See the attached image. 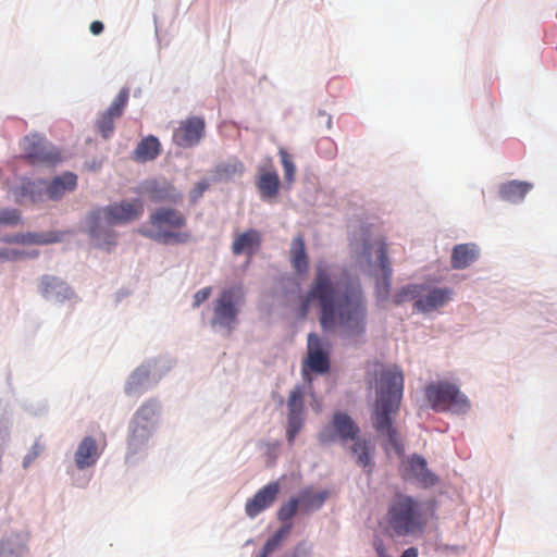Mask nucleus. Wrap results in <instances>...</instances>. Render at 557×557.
<instances>
[{"label": "nucleus", "mask_w": 557, "mask_h": 557, "mask_svg": "<svg viewBox=\"0 0 557 557\" xmlns=\"http://www.w3.org/2000/svg\"><path fill=\"white\" fill-rule=\"evenodd\" d=\"M319 305L323 332L335 333L345 346L359 347L367 342L368 299L358 280L342 273L336 263L318 260L307 302Z\"/></svg>", "instance_id": "f257e3e1"}, {"label": "nucleus", "mask_w": 557, "mask_h": 557, "mask_svg": "<svg viewBox=\"0 0 557 557\" xmlns=\"http://www.w3.org/2000/svg\"><path fill=\"white\" fill-rule=\"evenodd\" d=\"M375 399L371 406V424L377 436L384 441L386 450L394 449L404 454V446L395 418L399 411L404 395V374L396 364H381L374 377Z\"/></svg>", "instance_id": "f03ea898"}, {"label": "nucleus", "mask_w": 557, "mask_h": 557, "mask_svg": "<svg viewBox=\"0 0 557 557\" xmlns=\"http://www.w3.org/2000/svg\"><path fill=\"white\" fill-rule=\"evenodd\" d=\"M307 367L311 372L324 374L330 370V357L323 348L320 337L315 333H310L307 338V358L304 361L302 374L306 384H298L289 392L287 407L286 440L288 445H294L295 438L302 430L306 422V395L311 389V380L305 371Z\"/></svg>", "instance_id": "7ed1b4c3"}, {"label": "nucleus", "mask_w": 557, "mask_h": 557, "mask_svg": "<svg viewBox=\"0 0 557 557\" xmlns=\"http://www.w3.org/2000/svg\"><path fill=\"white\" fill-rule=\"evenodd\" d=\"M160 404L156 399L145 401L127 424L125 462L134 465L143 460L153 445L159 425Z\"/></svg>", "instance_id": "20e7f679"}, {"label": "nucleus", "mask_w": 557, "mask_h": 557, "mask_svg": "<svg viewBox=\"0 0 557 557\" xmlns=\"http://www.w3.org/2000/svg\"><path fill=\"white\" fill-rule=\"evenodd\" d=\"M429 517L425 505L409 495H397L387 507L385 530L392 537L417 539L424 533Z\"/></svg>", "instance_id": "39448f33"}, {"label": "nucleus", "mask_w": 557, "mask_h": 557, "mask_svg": "<svg viewBox=\"0 0 557 557\" xmlns=\"http://www.w3.org/2000/svg\"><path fill=\"white\" fill-rule=\"evenodd\" d=\"M9 183V197L17 203L39 202L46 199L58 200L65 191L73 190L77 185V176H53L51 182L42 177L32 181L28 176H15Z\"/></svg>", "instance_id": "423d86ee"}, {"label": "nucleus", "mask_w": 557, "mask_h": 557, "mask_svg": "<svg viewBox=\"0 0 557 557\" xmlns=\"http://www.w3.org/2000/svg\"><path fill=\"white\" fill-rule=\"evenodd\" d=\"M375 247L377 267L381 270V276L376 277L375 297L377 301H386L391 296L392 274L393 270L387 256L384 243L372 242L369 233L362 231L358 236H354L350 242L351 253L358 265L363 269L372 267V255Z\"/></svg>", "instance_id": "0eeeda50"}, {"label": "nucleus", "mask_w": 557, "mask_h": 557, "mask_svg": "<svg viewBox=\"0 0 557 557\" xmlns=\"http://www.w3.org/2000/svg\"><path fill=\"white\" fill-rule=\"evenodd\" d=\"M246 304L242 285L223 288L211 302L209 325L213 333L230 337L239 324V315Z\"/></svg>", "instance_id": "6e6552de"}, {"label": "nucleus", "mask_w": 557, "mask_h": 557, "mask_svg": "<svg viewBox=\"0 0 557 557\" xmlns=\"http://www.w3.org/2000/svg\"><path fill=\"white\" fill-rule=\"evenodd\" d=\"M454 289L448 286H433L429 282L409 283L396 289L392 301L396 306L412 301V311L429 314L445 307L454 298Z\"/></svg>", "instance_id": "1a4fd4ad"}, {"label": "nucleus", "mask_w": 557, "mask_h": 557, "mask_svg": "<svg viewBox=\"0 0 557 557\" xmlns=\"http://www.w3.org/2000/svg\"><path fill=\"white\" fill-rule=\"evenodd\" d=\"M425 398L435 412L466 416L471 410L469 397L457 384L446 380L426 385Z\"/></svg>", "instance_id": "9d476101"}, {"label": "nucleus", "mask_w": 557, "mask_h": 557, "mask_svg": "<svg viewBox=\"0 0 557 557\" xmlns=\"http://www.w3.org/2000/svg\"><path fill=\"white\" fill-rule=\"evenodd\" d=\"M153 230L139 228L143 236L163 245L183 244L189 238L187 233L173 232L168 228H182L186 225L185 216L177 210L166 207L156 209L149 216Z\"/></svg>", "instance_id": "9b49d317"}, {"label": "nucleus", "mask_w": 557, "mask_h": 557, "mask_svg": "<svg viewBox=\"0 0 557 557\" xmlns=\"http://www.w3.org/2000/svg\"><path fill=\"white\" fill-rule=\"evenodd\" d=\"M116 226L102 206L92 208L82 222V232L91 244L102 250L111 251L117 245L119 234Z\"/></svg>", "instance_id": "f8f14e48"}, {"label": "nucleus", "mask_w": 557, "mask_h": 557, "mask_svg": "<svg viewBox=\"0 0 557 557\" xmlns=\"http://www.w3.org/2000/svg\"><path fill=\"white\" fill-rule=\"evenodd\" d=\"M171 368V361L163 357L146 360L128 375L124 386L125 394L143 395L156 386Z\"/></svg>", "instance_id": "ddd939ff"}, {"label": "nucleus", "mask_w": 557, "mask_h": 557, "mask_svg": "<svg viewBox=\"0 0 557 557\" xmlns=\"http://www.w3.org/2000/svg\"><path fill=\"white\" fill-rule=\"evenodd\" d=\"M360 434V426L348 413L336 411L331 422L324 425L318 433V441L322 445H330L336 442L346 445L348 442L357 440Z\"/></svg>", "instance_id": "4468645a"}, {"label": "nucleus", "mask_w": 557, "mask_h": 557, "mask_svg": "<svg viewBox=\"0 0 557 557\" xmlns=\"http://www.w3.org/2000/svg\"><path fill=\"white\" fill-rule=\"evenodd\" d=\"M23 150L25 157L33 164L53 166L63 160L61 150L38 134H32L24 138Z\"/></svg>", "instance_id": "2eb2a0df"}, {"label": "nucleus", "mask_w": 557, "mask_h": 557, "mask_svg": "<svg viewBox=\"0 0 557 557\" xmlns=\"http://www.w3.org/2000/svg\"><path fill=\"white\" fill-rule=\"evenodd\" d=\"M38 294L48 302L62 305L66 301H77L73 288L61 277L44 274L38 277Z\"/></svg>", "instance_id": "dca6fc26"}, {"label": "nucleus", "mask_w": 557, "mask_h": 557, "mask_svg": "<svg viewBox=\"0 0 557 557\" xmlns=\"http://www.w3.org/2000/svg\"><path fill=\"white\" fill-rule=\"evenodd\" d=\"M400 471L405 480L418 483L423 487H432L438 480L428 468L425 458L418 454H413L403 461Z\"/></svg>", "instance_id": "f3484780"}, {"label": "nucleus", "mask_w": 557, "mask_h": 557, "mask_svg": "<svg viewBox=\"0 0 557 557\" xmlns=\"http://www.w3.org/2000/svg\"><path fill=\"white\" fill-rule=\"evenodd\" d=\"M138 193L154 202L180 203L183 195L165 180L149 178L143 182Z\"/></svg>", "instance_id": "a211bd4d"}, {"label": "nucleus", "mask_w": 557, "mask_h": 557, "mask_svg": "<svg viewBox=\"0 0 557 557\" xmlns=\"http://www.w3.org/2000/svg\"><path fill=\"white\" fill-rule=\"evenodd\" d=\"M203 117L190 116L180 122L173 133V143L178 147L190 148L198 145L205 135Z\"/></svg>", "instance_id": "6ab92c4d"}, {"label": "nucleus", "mask_w": 557, "mask_h": 557, "mask_svg": "<svg viewBox=\"0 0 557 557\" xmlns=\"http://www.w3.org/2000/svg\"><path fill=\"white\" fill-rule=\"evenodd\" d=\"M102 207L116 226L127 225L138 220L144 213V202L139 198L115 201Z\"/></svg>", "instance_id": "aec40b11"}, {"label": "nucleus", "mask_w": 557, "mask_h": 557, "mask_svg": "<svg viewBox=\"0 0 557 557\" xmlns=\"http://www.w3.org/2000/svg\"><path fill=\"white\" fill-rule=\"evenodd\" d=\"M103 448H101L97 440L87 435L84 436L77 444L73 454L75 469L78 471H86L94 468L99 461Z\"/></svg>", "instance_id": "412c9836"}, {"label": "nucleus", "mask_w": 557, "mask_h": 557, "mask_svg": "<svg viewBox=\"0 0 557 557\" xmlns=\"http://www.w3.org/2000/svg\"><path fill=\"white\" fill-rule=\"evenodd\" d=\"M129 91L123 88L113 99L110 107L97 120V129L101 136L107 139L114 131V121L122 116L124 109L128 102Z\"/></svg>", "instance_id": "4be33fe9"}, {"label": "nucleus", "mask_w": 557, "mask_h": 557, "mask_svg": "<svg viewBox=\"0 0 557 557\" xmlns=\"http://www.w3.org/2000/svg\"><path fill=\"white\" fill-rule=\"evenodd\" d=\"M281 491L277 481H273L261 487L245 504V513L248 518L255 519L261 512L270 508L276 500Z\"/></svg>", "instance_id": "5701e85b"}, {"label": "nucleus", "mask_w": 557, "mask_h": 557, "mask_svg": "<svg viewBox=\"0 0 557 557\" xmlns=\"http://www.w3.org/2000/svg\"><path fill=\"white\" fill-rule=\"evenodd\" d=\"M28 536L12 532L0 540V557H24L28 553Z\"/></svg>", "instance_id": "b1692460"}, {"label": "nucleus", "mask_w": 557, "mask_h": 557, "mask_svg": "<svg viewBox=\"0 0 557 557\" xmlns=\"http://www.w3.org/2000/svg\"><path fill=\"white\" fill-rule=\"evenodd\" d=\"M480 248L474 243L458 244L453 248L450 263L455 270H463L478 260Z\"/></svg>", "instance_id": "393cba45"}, {"label": "nucleus", "mask_w": 557, "mask_h": 557, "mask_svg": "<svg viewBox=\"0 0 557 557\" xmlns=\"http://www.w3.org/2000/svg\"><path fill=\"white\" fill-rule=\"evenodd\" d=\"M261 242V233L258 230L249 228L234 238L232 252L235 256L243 253L252 256L260 248Z\"/></svg>", "instance_id": "a878e982"}, {"label": "nucleus", "mask_w": 557, "mask_h": 557, "mask_svg": "<svg viewBox=\"0 0 557 557\" xmlns=\"http://www.w3.org/2000/svg\"><path fill=\"white\" fill-rule=\"evenodd\" d=\"M350 442L352 443L350 446V453L355 458V462L359 467L363 468L368 473H371L374 468V447L361 435L358 436L357 440H352Z\"/></svg>", "instance_id": "bb28decb"}, {"label": "nucleus", "mask_w": 557, "mask_h": 557, "mask_svg": "<svg viewBox=\"0 0 557 557\" xmlns=\"http://www.w3.org/2000/svg\"><path fill=\"white\" fill-rule=\"evenodd\" d=\"M12 409L9 400L0 399V472H2V459L11 441Z\"/></svg>", "instance_id": "cd10ccee"}, {"label": "nucleus", "mask_w": 557, "mask_h": 557, "mask_svg": "<svg viewBox=\"0 0 557 557\" xmlns=\"http://www.w3.org/2000/svg\"><path fill=\"white\" fill-rule=\"evenodd\" d=\"M64 235L61 231L26 232L16 234L15 240L21 245H49L62 242Z\"/></svg>", "instance_id": "c85d7f7f"}, {"label": "nucleus", "mask_w": 557, "mask_h": 557, "mask_svg": "<svg viewBox=\"0 0 557 557\" xmlns=\"http://www.w3.org/2000/svg\"><path fill=\"white\" fill-rule=\"evenodd\" d=\"M327 497V491L314 492L311 487H305L298 493L297 499H299L300 510L304 513H310L320 510Z\"/></svg>", "instance_id": "c756f323"}, {"label": "nucleus", "mask_w": 557, "mask_h": 557, "mask_svg": "<svg viewBox=\"0 0 557 557\" xmlns=\"http://www.w3.org/2000/svg\"><path fill=\"white\" fill-rule=\"evenodd\" d=\"M161 152V144L159 139L149 135L143 138L135 150L133 151V159L139 162H147L154 160Z\"/></svg>", "instance_id": "7c9ffc66"}, {"label": "nucleus", "mask_w": 557, "mask_h": 557, "mask_svg": "<svg viewBox=\"0 0 557 557\" xmlns=\"http://www.w3.org/2000/svg\"><path fill=\"white\" fill-rule=\"evenodd\" d=\"M289 256L294 270L299 274L307 273L309 262L302 235L299 234L293 238L289 247Z\"/></svg>", "instance_id": "2f4dec72"}, {"label": "nucleus", "mask_w": 557, "mask_h": 557, "mask_svg": "<svg viewBox=\"0 0 557 557\" xmlns=\"http://www.w3.org/2000/svg\"><path fill=\"white\" fill-rule=\"evenodd\" d=\"M531 188L532 184L528 182L512 180L499 187V196L505 201L516 203L521 201Z\"/></svg>", "instance_id": "473e14b6"}, {"label": "nucleus", "mask_w": 557, "mask_h": 557, "mask_svg": "<svg viewBox=\"0 0 557 557\" xmlns=\"http://www.w3.org/2000/svg\"><path fill=\"white\" fill-rule=\"evenodd\" d=\"M293 530V523L282 524L264 543L262 549L269 555L276 550Z\"/></svg>", "instance_id": "72a5a7b5"}, {"label": "nucleus", "mask_w": 557, "mask_h": 557, "mask_svg": "<svg viewBox=\"0 0 557 557\" xmlns=\"http://www.w3.org/2000/svg\"><path fill=\"white\" fill-rule=\"evenodd\" d=\"M278 177L280 176H259L257 186L262 199L270 200L276 196L280 186Z\"/></svg>", "instance_id": "f704fd0d"}, {"label": "nucleus", "mask_w": 557, "mask_h": 557, "mask_svg": "<svg viewBox=\"0 0 557 557\" xmlns=\"http://www.w3.org/2000/svg\"><path fill=\"white\" fill-rule=\"evenodd\" d=\"M299 508V499H297V497H290L286 503L280 506L276 512L277 520L283 524L292 523V519Z\"/></svg>", "instance_id": "c9c22d12"}, {"label": "nucleus", "mask_w": 557, "mask_h": 557, "mask_svg": "<svg viewBox=\"0 0 557 557\" xmlns=\"http://www.w3.org/2000/svg\"><path fill=\"white\" fill-rule=\"evenodd\" d=\"M21 223V212L17 209L9 208L0 210V228L15 226Z\"/></svg>", "instance_id": "e433bc0d"}, {"label": "nucleus", "mask_w": 557, "mask_h": 557, "mask_svg": "<svg viewBox=\"0 0 557 557\" xmlns=\"http://www.w3.org/2000/svg\"><path fill=\"white\" fill-rule=\"evenodd\" d=\"M244 171V164L236 158H230L216 166V174H236Z\"/></svg>", "instance_id": "4c0bfd02"}, {"label": "nucleus", "mask_w": 557, "mask_h": 557, "mask_svg": "<svg viewBox=\"0 0 557 557\" xmlns=\"http://www.w3.org/2000/svg\"><path fill=\"white\" fill-rule=\"evenodd\" d=\"M67 473L71 475L72 485L78 488H86L91 480V474H87L86 471L67 469Z\"/></svg>", "instance_id": "58836bf2"}, {"label": "nucleus", "mask_w": 557, "mask_h": 557, "mask_svg": "<svg viewBox=\"0 0 557 557\" xmlns=\"http://www.w3.org/2000/svg\"><path fill=\"white\" fill-rule=\"evenodd\" d=\"M26 257H28V255L23 250L0 247V263L16 261Z\"/></svg>", "instance_id": "ea45409f"}, {"label": "nucleus", "mask_w": 557, "mask_h": 557, "mask_svg": "<svg viewBox=\"0 0 557 557\" xmlns=\"http://www.w3.org/2000/svg\"><path fill=\"white\" fill-rule=\"evenodd\" d=\"M24 409L29 414L33 416H42L48 411V404L46 400H27L24 404Z\"/></svg>", "instance_id": "a19ab883"}, {"label": "nucleus", "mask_w": 557, "mask_h": 557, "mask_svg": "<svg viewBox=\"0 0 557 557\" xmlns=\"http://www.w3.org/2000/svg\"><path fill=\"white\" fill-rule=\"evenodd\" d=\"M313 546L307 541H300L286 557H312Z\"/></svg>", "instance_id": "79ce46f5"}, {"label": "nucleus", "mask_w": 557, "mask_h": 557, "mask_svg": "<svg viewBox=\"0 0 557 557\" xmlns=\"http://www.w3.org/2000/svg\"><path fill=\"white\" fill-rule=\"evenodd\" d=\"M209 185L210 184L207 180L199 181L189 193L190 201L196 203L208 189Z\"/></svg>", "instance_id": "37998d69"}, {"label": "nucleus", "mask_w": 557, "mask_h": 557, "mask_svg": "<svg viewBox=\"0 0 557 557\" xmlns=\"http://www.w3.org/2000/svg\"><path fill=\"white\" fill-rule=\"evenodd\" d=\"M280 158L284 168L285 174H294L296 171L295 164L293 162V157L283 148L280 149Z\"/></svg>", "instance_id": "c03bdc74"}, {"label": "nucleus", "mask_w": 557, "mask_h": 557, "mask_svg": "<svg viewBox=\"0 0 557 557\" xmlns=\"http://www.w3.org/2000/svg\"><path fill=\"white\" fill-rule=\"evenodd\" d=\"M211 295V287H203L197 290L194 295L193 307L198 308L202 305Z\"/></svg>", "instance_id": "a18cd8bd"}, {"label": "nucleus", "mask_w": 557, "mask_h": 557, "mask_svg": "<svg viewBox=\"0 0 557 557\" xmlns=\"http://www.w3.org/2000/svg\"><path fill=\"white\" fill-rule=\"evenodd\" d=\"M38 456V450L36 448V445L32 447V449L24 456L23 458V462H22V466L24 469H27L33 462L34 460L37 458Z\"/></svg>", "instance_id": "49530a36"}, {"label": "nucleus", "mask_w": 557, "mask_h": 557, "mask_svg": "<svg viewBox=\"0 0 557 557\" xmlns=\"http://www.w3.org/2000/svg\"><path fill=\"white\" fill-rule=\"evenodd\" d=\"M103 23L100 21H94L89 26V29L94 35H100L103 32Z\"/></svg>", "instance_id": "de8ad7c7"}, {"label": "nucleus", "mask_w": 557, "mask_h": 557, "mask_svg": "<svg viewBox=\"0 0 557 557\" xmlns=\"http://www.w3.org/2000/svg\"><path fill=\"white\" fill-rule=\"evenodd\" d=\"M401 557H418V549L416 547H409L403 553Z\"/></svg>", "instance_id": "09e8293b"}, {"label": "nucleus", "mask_w": 557, "mask_h": 557, "mask_svg": "<svg viewBox=\"0 0 557 557\" xmlns=\"http://www.w3.org/2000/svg\"><path fill=\"white\" fill-rule=\"evenodd\" d=\"M16 238V234L15 235H12V236H5L3 237L1 240L7 243V244H17V242L15 240Z\"/></svg>", "instance_id": "8fccbe9b"}, {"label": "nucleus", "mask_w": 557, "mask_h": 557, "mask_svg": "<svg viewBox=\"0 0 557 557\" xmlns=\"http://www.w3.org/2000/svg\"><path fill=\"white\" fill-rule=\"evenodd\" d=\"M319 115L321 117H324L325 119V122H326V127L330 128L331 125H332V119L330 115H326L324 112H320Z\"/></svg>", "instance_id": "3c124183"}, {"label": "nucleus", "mask_w": 557, "mask_h": 557, "mask_svg": "<svg viewBox=\"0 0 557 557\" xmlns=\"http://www.w3.org/2000/svg\"><path fill=\"white\" fill-rule=\"evenodd\" d=\"M376 553L379 557H385L386 553L382 544L376 546Z\"/></svg>", "instance_id": "603ef678"}, {"label": "nucleus", "mask_w": 557, "mask_h": 557, "mask_svg": "<svg viewBox=\"0 0 557 557\" xmlns=\"http://www.w3.org/2000/svg\"><path fill=\"white\" fill-rule=\"evenodd\" d=\"M269 554L265 553L263 549H261V552L256 556V557H268Z\"/></svg>", "instance_id": "864d4df0"}, {"label": "nucleus", "mask_w": 557, "mask_h": 557, "mask_svg": "<svg viewBox=\"0 0 557 557\" xmlns=\"http://www.w3.org/2000/svg\"><path fill=\"white\" fill-rule=\"evenodd\" d=\"M286 177L288 178V181H289V182H292V181H293V178H294V176H292V175H288V176H286Z\"/></svg>", "instance_id": "5fc2aeb1"}, {"label": "nucleus", "mask_w": 557, "mask_h": 557, "mask_svg": "<svg viewBox=\"0 0 557 557\" xmlns=\"http://www.w3.org/2000/svg\"><path fill=\"white\" fill-rule=\"evenodd\" d=\"M385 557H391V556H388V555L386 554V555H385Z\"/></svg>", "instance_id": "6e6d98bb"}]
</instances>
